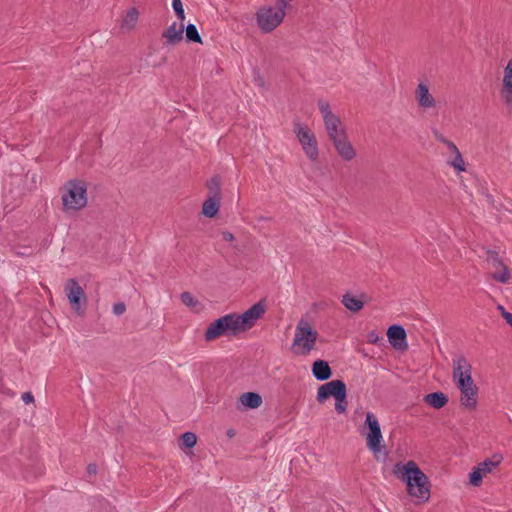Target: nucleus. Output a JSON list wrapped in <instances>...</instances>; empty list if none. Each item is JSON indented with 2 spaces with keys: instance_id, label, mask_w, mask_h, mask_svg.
I'll return each mask as SVG.
<instances>
[{
  "instance_id": "obj_33",
  "label": "nucleus",
  "mask_w": 512,
  "mask_h": 512,
  "mask_svg": "<svg viewBox=\"0 0 512 512\" xmlns=\"http://www.w3.org/2000/svg\"><path fill=\"white\" fill-rule=\"evenodd\" d=\"M338 127L339 126H335V127L326 129L327 130V134H328L330 140L332 141V143H334L337 140H339L340 137H342V134H346L345 129H340L339 130Z\"/></svg>"
},
{
  "instance_id": "obj_34",
  "label": "nucleus",
  "mask_w": 512,
  "mask_h": 512,
  "mask_svg": "<svg viewBox=\"0 0 512 512\" xmlns=\"http://www.w3.org/2000/svg\"><path fill=\"white\" fill-rule=\"evenodd\" d=\"M318 107H319L320 113L323 116V119L327 118L328 116L333 115V113L331 111L330 104L328 102H326L324 100H319L318 101Z\"/></svg>"
},
{
  "instance_id": "obj_43",
  "label": "nucleus",
  "mask_w": 512,
  "mask_h": 512,
  "mask_svg": "<svg viewBox=\"0 0 512 512\" xmlns=\"http://www.w3.org/2000/svg\"><path fill=\"white\" fill-rule=\"evenodd\" d=\"M444 144L447 146V148H448L452 153H454V152H456V151H458V150H459V149L457 148V146H456L452 141H450V140H448V139L446 140V142H445Z\"/></svg>"
},
{
  "instance_id": "obj_36",
  "label": "nucleus",
  "mask_w": 512,
  "mask_h": 512,
  "mask_svg": "<svg viewBox=\"0 0 512 512\" xmlns=\"http://www.w3.org/2000/svg\"><path fill=\"white\" fill-rule=\"evenodd\" d=\"M367 342L370 344H380L383 341V338L378 335L375 330H372L367 333Z\"/></svg>"
},
{
  "instance_id": "obj_30",
  "label": "nucleus",
  "mask_w": 512,
  "mask_h": 512,
  "mask_svg": "<svg viewBox=\"0 0 512 512\" xmlns=\"http://www.w3.org/2000/svg\"><path fill=\"white\" fill-rule=\"evenodd\" d=\"M180 299L184 305L191 307V308H194L197 305H199V301L197 299H195V297L193 296L192 293L187 292V291L182 292L180 294Z\"/></svg>"
},
{
  "instance_id": "obj_28",
  "label": "nucleus",
  "mask_w": 512,
  "mask_h": 512,
  "mask_svg": "<svg viewBox=\"0 0 512 512\" xmlns=\"http://www.w3.org/2000/svg\"><path fill=\"white\" fill-rule=\"evenodd\" d=\"M499 268H501V271L494 272L492 274V278L494 280H496L497 282H500L503 284L508 283L510 280V277H511L509 267L506 264H503V266H500Z\"/></svg>"
},
{
  "instance_id": "obj_31",
  "label": "nucleus",
  "mask_w": 512,
  "mask_h": 512,
  "mask_svg": "<svg viewBox=\"0 0 512 512\" xmlns=\"http://www.w3.org/2000/svg\"><path fill=\"white\" fill-rule=\"evenodd\" d=\"M172 7L174 10V13L179 20V22H184L185 20V10L183 7V3L181 0H172Z\"/></svg>"
},
{
  "instance_id": "obj_19",
  "label": "nucleus",
  "mask_w": 512,
  "mask_h": 512,
  "mask_svg": "<svg viewBox=\"0 0 512 512\" xmlns=\"http://www.w3.org/2000/svg\"><path fill=\"white\" fill-rule=\"evenodd\" d=\"M423 401L434 409H441L447 405L449 398L442 391H435L424 396Z\"/></svg>"
},
{
  "instance_id": "obj_6",
  "label": "nucleus",
  "mask_w": 512,
  "mask_h": 512,
  "mask_svg": "<svg viewBox=\"0 0 512 512\" xmlns=\"http://www.w3.org/2000/svg\"><path fill=\"white\" fill-rule=\"evenodd\" d=\"M364 429L366 430V445L367 448L378 459V454L383 453L386 456L388 453L385 450V445L382 444L383 437L377 417L372 412L366 413L364 421Z\"/></svg>"
},
{
  "instance_id": "obj_13",
  "label": "nucleus",
  "mask_w": 512,
  "mask_h": 512,
  "mask_svg": "<svg viewBox=\"0 0 512 512\" xmlns=\"http://www.w3.org/2000/svg\"><path fill=\"white\" fill-rule=\"evenodd\" d=\"M388 341L397 351H406L408 349L407 334L404 327L400 324H393L387 330Z\"/></svg>"
},
{
  "instance_id": "obj_3",
  "label": "nucleus",
  "mask_w": 512,
  "mask_h": 512,
  "mask_svg": "<svg viewBox=\"0 0 512 512\" xmlns=\"http://www.w3.org/2000/svg\"><path fill=\"white\" fill-rule=\"evenodd\" d=\"M392 472L396 478L406 484L408 495L418 499L417 504L425 503L429 500L430 480L415 461L409 460L404 464L397 462Z\"/></svg>"
},
{
  "instance_id": "obj_41",
  "label": "nucleus",
  "mask_w": 512,
  "mask_h": 512,
  "mask_svg": "<svg viewBox=\"0 0 512 512\" xmlns=\"http://www.w3.org/2000/svg\"><path fill=\"white\" fill-rule=\"evenodd\" d=\"M222 238L224 241H227V242H232L235 239L234 235L229 231H223Z\"/></svg>"
},
{
  "instance_id": "obj_2",
  "label": "nucleus",
  "mask_w": 512,
  "mask_h": 512,
  "mask_svg": "<svg viewBox=\"0 0 512 512\" xmlns=\"http://www.w3.org/2000/svg\"><path fill=\"white\" fill-rule=\"evenodd\" d=\"M392 472L396 478L406 484L408 495L418 499L417 504L425 503L429 500L430 480L415 461L409 460L404 464L397 462Z\"/></svg>"
},
{
  "instance_id": "obj_26",
  "label": "nucleus",
  "mask_w": 512,
  "mask_h": 512,
  "mask_svg": "<svg viewBox=\"0 0 512 512\" xmlns=\"http://www.w3.org/2000/svg\"><path fill=\"white\" fill-rule=\"evenodd\" d=\"M221 178L219 175H214L211 177L207 183L206 187L209 190V196L220 197L221 198Z\"/></svg>"
},
{
  "instance_id": "obj_18",
  "label": "nucleus",
  "mask_w": 512,
  "mask_h": 512,
  "mask_svg": "<svg viewBox=\"0 0 512 512\" xmlns=\"http://www.w3.org/2000/svg\"><path fill=\"white\" fill-rule=\"evenodd\" d=\"M417 103L422 108H431L436 105V101L429 92V87L424 83H419L415 92Z\"/></svg>"
},
{
  "instance_id": "obj_38",
  "label": "nucleus",
  "mask_w": 512,
  "mask_h": 512,
  "mask_svg": "<svg viewBox=\"0 0 512 512\" xmlns=\"http://www.w3.org/2000/svg\"><path fill=\"white\" fill-rule=\"evenodd\" d=\"M499 309L501 310V315L505 319L507 324H509L512 327V313L506 311L502 306H499Z\"/></svg>"
},
{
  "instance_id": "obj_40",
  "label": "nucleus",
  "mask_w": 512,
  "mask_h": 512,
  "mask_svg": "<svg viewBox=\"0 0 512 512\" xmlns=\"http://www.w3.org/2000/svg\"><path fill=\"white\" fill-rule=\"evenodd\" d=\"M97 473V465L95 463H90L87 466V474L89 476H94Z\"/></svg>"
},
{
  "instance_id": "obj_16",
  "label": "nucleus",
  "mask_w": 512,
  "mask_h": 512,
  "mask_svg": "<svg viewBox=\"0 0 512 512\" xmlns=\"http://www.w3.org/2000/svg\"><path fill=\"white\" fill-rule=\"evenodd\" d=\"M337 153L345 161H350L356 156L355 149L350 141L347 139L346 134H342L339 140L333 143Z\"/></svg>"
},
{
  "instance_id": "obj_42",
  "label": "nucleus",
  "mask_w": 512,
  "mask_h": 512,
  "mask_svg": "<svg viewBox=\"0 0 512 512\" xmlns=\"http://www.w3.org/2000/svg\"><path fill=\"white\" fill-rule=\"evenodd\" d=\"M485 197H486V200L487 202L494 208H496L497 210H499V208L497 206H495V200H494V197L493 195H491L490 193L488 192H485Z\"/></svg>"
},
{
  "instance_id": "obj_22",
  "label": "nucleus",
  "mask_w": 512,
  "mask_h": 512,
  "mask_svg": "<svg viewBox=\"0 0 512 512\" xmlns=\"http://www.w3.org/2000/svg\"><path fill=\"white\" fill-rule=\"evenodd\" d=\"M364 296L365 295L362 294L361 298H358L347 292L345 295H343L342 304L351 312L357 313L364 307V301L362 300Z\"/></svg>"
},
{
  "instance_id": "obj_23",
  "label": "nucleus",
  "mask_w": 512,
  "mask_h": 512,
  "mask_svg": "<svg viewBox=\"0 0 512 512\" xmlns=\"http://www.w3.org/2000/svg\"><path fill=\"white\" fill-rule=\"evenodd\" d=\"M197 443V436L195 433L187 431L179 437V447L182 450L192 449Z\"/></svg>"
},
{
  "instance_id": "obj_27",
  "label": "nucleus",
  "mask_w": 512,
  "mask_h": 512,
  "mask_svg": "<svg viewBox=\"0 0 512 512\" xmlns=\"http://www.w3.org/2000/svg\"><path fill=\"white\" fill-rule=\"evenodd\" d=\"M139 12L135 7H131L127 13L126 16L123 19L122 26L127 27L128 29H131L135 26L137 20H138Z\"/></svg>"
},
{
  "instance_id": "obj_1",
  "label": "nucleus",
  "mask_w": 512,
  "mask_h": 512,
  "mask_svg": "<svg viewBox=\"0 0 512 512\" xmlns=\"http://www.w3.org/2000/svg\"><path fill=\"white\" fill-rule=\"evenodd\" d=\"M266 312L265 299L259 300L242 314L230 313L211 322L204 332L207 342L222 336H236L251 329Z\"/></svg>"
},
{
  "instance_id": "obj_4",
  "label": "nucleus",
  "mask_w": 512,
  "mask_h": 512,
  "mask_svg": "<svg viewBox=\"0 0 512 512\" xmlns=\"http://www.w3.org/2000/svg\"><path fill=\"white\" fill-rule=\"evenodd\" d=\"M453 381L460 390L461 405L469 411L474 410L479 389L472 378V366L463 355L453 360Z\"/></svg>"
},
{
  "instance_id": "obj_17",
  "label": "nucleus",
  "mask_w": 512,
  "mask_h": 512,
  "mask_svg": "<svg viewBox=\"0 0 512 512\" xmlns=\"http://www.w3.org/2000/svg\"><path fill=\"white\" fill-rule=\"evenodd\" d=\"M312 374L318 381H327L333 375V371L326 360L317 359L312 364Z\"/></svg>"
},
{
  "instance_id": "obj_39",
  "label": "nucleus",
  "mask_w": 512,
  "mask_h": 512,
  "mask_svg": "<svg viewBox=\"0 0 512 512\" xmlns=\"http://www.w3.org/2000/svg\"><path fill=\"white\" fill-rule=\"evenodd\" d=\"M22 400L25 404L34 403V396L31 392H25L22 394Z\"/></svg>"
},
{
  "instance_id": "obj_14",
  "label": "nucleus",
  "mask_w": 512,
  "mask_h": 512,
  "mask_svg": "<svg viewBox=\"0 0 512 512\" xmlns=\"http://www.w3.org/2000/svg\"><path fill=\"white\" fill-rule=\"evenodd\" d=\"M500 94L505 105L509 109H512V59L508 61L507 66L504 68L503 83Z\"/></svg>"
},
{
  "instance_id": "obj_7",
  "label": "nucleus",
  "mask_w": 512,
  "mask_h": 512,
  "mask_svg": "<svg viewBox=\"0 0 512 512\" xmlns=\"http://www.w3.org/2000/svg\"><path fill=\"white\" fill-rule=\"evenodd\" d=\"M317 337L318 332L308 322L300 320L296 327L293 347L301 346V350H295V353L297 355L308 354L314 348Z\"/></svg>"
},
{
  "instance_id": "obj_35",
  "label": "nucleus",
  "mask_w": 512,
  "mask_h": 512,
  "mask_svg": "<svg viewBox=\"0 0 512 512\" xmlns=\"http://www.w3.org/2000/svg\"><path fill=\"white\" fill-rule=\"evenodd\" d=\"M323 120H324L326 129L332 128L335 126H339L341 124L340 118L335 114L328 116L327 118H324Z\"/></svg>"
},
{
  "instance_id": "obj_25",
  "label": "nucleus",
  "mask_w": 512,
  "mask_h": 512,
  "mask_svg": "<svg viewBox=\"0 0 512 512\" xmlns=\"http://www.w3.org/2000/svg\"><path fill=\"white\" fill-rule=\"evenodd\" d=\"M185 40L188 43H202V38L199 34L197 27L194 24L185 25Z\"/></svg>"
},
{
  "instance_id": "obj_46",
  "label": "nucleus",
  "mask_w": 512,
  "mask_h": 512,
  "mask_svg": "<svg viewBox=\"0 0 512 512\" xmlns=\"http://www.w3.org/2000/svg\"><path fill=\"white\" fill-rule=\"evenodd\" d=\"M227 435H228L229 437H233V436L235 435V431H234L233 429H229V430L227 431Z\"/></svg>"
},
{
  "instance_id": "obj_11",
  "label": "nucleus",
  "mask_w": 512,
  "mask_h": 512,
  "mask_svg": "<svg viewBox=\"0 0 512 512\" xmlns=\"http://www.w3.org/2000/svg\"><path fill=\"white\" fill-rule=\"evenodd\" d=\"M67 297L72 309L80 316L85 312V306L87 303V297L83 288L75 279H69L66 284Z\"/></svg>"
},
{
  "instance_id": "obj_10",
  "label": "nucleus",
  "mask_w": 512,
  "mask_h": 512,
  "mask_svg": "<svg viewBox=\"0 0 512 512\" xmlns=\"http://www.w3.org/2000/svg\"><path fill=\"white\" fill-rule=\"evenodd\" d=\"M502 460L503 456L496 453L491 458H487L478 463L469 473V483L474 487L480 486L483 481V477L488 473H491L494 468L498 467Z\"/></svg>"
},
{
  "instance_id": "obj_37",
  "label": "nucleus",
  "mask_w": 512,
  "mask_h": 512,
  "mask_svg": "<svg viewBox=\"0 0 512 512\" xmlns=\"http://www.w3.org/2000/svg\"><path fill=\"white\" fill-rule=\"evenodd\" d=\"M126 311V305L124 302H118L113 305V313L117 316L122 315Z\"/></svg>"
},
{
  "instance_id": "obj_24",
  "label": "nucleus",
  "mask_w": 512,
  "mask_h": 512,
  "mask_svg": "<svg viewBox=\"0 0 512 512\" xmlns=\"http://www.w3.org/2000/svg\"><path fill=\"white\" fill-rule=\"evenodd\" d=\"M483 250H484V255L481 257L484 258V260L486 262L491 264L496 269H498L500 266H503L504 262L499 257V254L497 251L492 250V249H486V248H483Z\"/></svg>"
},
{
  "instance_id": "obj_8",
  "label": "nucleus",
  "mask_w": 512,
  "mask_h": 512,
  "mask_svg": "<svg viewBox=\"0 0 512 512\" xmlns=\"http://www.w3.org/2000/svg\"><path fill=\"white\" fill-rule=\"evenodd\" d=\"M293 128V131L307 158L311 161L317 160L319 156V149L315 134L308 126L302 125L299 120L294 121Z\"/></svg>"
},
{
  "instance_id": "obj_12",
  "label": "nucleus",
  "mask_w": 512,
  "mask_h": 512,
  "mask_svg": "<svg viewBox=\"0 0 512 512\" xmlns=\"http://www.w3.org/2000/svg\"><path fill=\"white\" fill-rule=\"evenodd\" d=\"M346 390L347 387L345 382L341 379H335L322 384L318 388L316 399L319 403H324L330 397L335 399L337 396H340L343 391Z\"/></svg>"
},
{
  "instance_id": "obj_9",
  "label": "nucleus",
  "mask_w": 512,
  "mask_h": 512,
  "mask_svg": "<svg viewBox=\"0 0 512 512\" xmlns=\"http://www.w3.org/2000/svg\"><path fill=\"white\" fill-rule=\"evenodd\" d=\"M286 12L275 10L274 7H261L256 13L257 24L262 32L270 33L284 20Z\"/></svg>"
},
{
  "instance_id": "obj_20",
  "label": "nucleus",
  "mask_w": 512,
  "mask_h": 512,
  "mask_svg": "<svg viewBox=\"0 0 512 512\" xmlns=\"http://www.w3.org/2000/svg\"><path fill=\"white\" fill-rule=\"evenodd\" d=\"M238 402L245 410L256 409L262 404V397L257 392H245L241 394Z\"/></svg>"
},
{
  "instance_id": "obj_44",
  "label": "nucleus",
  "mask_w": 512,
  "mask_h": 512,
  "mask_svg": "<svg viewBox=\"0 0 512 512\" xmlns=\"http://www.w3.org/2000/svg\"><path fill=\"white\" fill-rule=\"evenodd\" d=\"M434 136H435V138H436L438 141H440V142H442V143H445V142H446V140H447V139H446V138H445L441 133H439L437 130H434Z\"/></svg>"
},
{
  "instance_id": "obj_29",
  "label": "nucleus",
  "mask_w": 512,
  "mask_h": 512,
  "mask_svg": "<svg viewBox=\"0 0 512 512\" xmlns=\"http://www.w3.org/2000/svg\"><path fill=\"white\" fill-rule=\"evenodd\" d=\"M335 410L341 414V413H344L347 409V405H348V402H347V390L346 391H343L340 396H337L335 398Z\"/></svg>"
},
{
  "instance_id": "obj_5",
  "label": "nucleus",
  "mask_w": 512,
  "mask_h": 512,
  "mask_svg": "<svg viewBox=\"0 0 512 512\" xmlns=\"http://www.w3.org/2000/svg\"><path fill=\"white\" fill-rule=\"evenodd\" d=\"M64 211H79L87 205V183L82 179L68 180L63 186Z\"/></svg>"
},
{
  "instance_id": "obj_21",
  "label": "nucleus",
  "mask_w": 512,
  "mask_h": 512,
  "mask_svg": "<svg viewBox=\"0 0 512 512\" xmlns=\"http://www.w3.org/2000/svg\"><path fill=\"white\" fill-rule=\"evenodd\" d=\"M221 206V198L208 196L202 205V214L207 218H215Z\"/></svg>"
},
{
  "instance_id": "obj_45",
  "label": "nucleus",
  "mask_w": 512,
  "mask_h": 512,
  "mask_svg": "<svg viewBox=\"0 0 512 512\" xmlns=\"http://www.w3.org/2000/svg\"><path fill=\"white\" fill-rule=\"evenodd\" d=\"M3 393H6L9 396H14L15 395V393L13 391H11L9 388L3 389Z\"/></svg>"
},
{
  "instance_id": "obj_32",
  "label": "nucleus",
  "mask_w": 512,
  "mask_h": 512,
  "mask_svg": "<svg viewBox=\"0 0 512 512\" xmlns=\"http://www.w3.org/2000/svg\"><path fill=\"white\" fill-rule=\"evenodd\" d=\"M453 154L455 156H454V159L450 162V164L453 166V168L457 172L465 171V162L462 158L460 151L458 150V151L454 152Z\"/></svg>"
},
{
  "instance_id": "obj_15",
  "label": "nucleus",
  "mask_w": 512,
  "mask_h": 512,
  "mask_svg": "<svg viewBox=\"0 0 512 512\" xmlns=\"http://www.w3.org/2000/svg\"><path fill=\"white\" fill-rule=\"evenodd\" d=\"M185 29L184 22L179 23V27L177 28V23L173 22L168 28H166L162 37L166 39L167 45H176L181 42L184 38L183 33Z\"/></svg>"
}]
</instances>
